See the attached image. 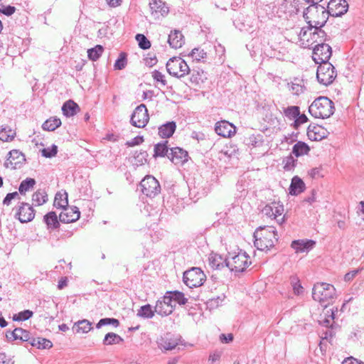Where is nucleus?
Instances as JSON below:
<instances>
[{"mask_svg":"<svg viewBox=\"0 0 364 364\" xmlns=\"http://www.w3.org/2000/svg\"><path fill=\"white\" fill-rule=\"evenodd\" d=\"M277 231L273 226L259 227L254 232V244L257 250H268L277 241Z\"/></svg>","mask_w":364,"mask_h":364,"instance_id":"obj_1","label":"nucleus"},{"mask_svg":"<svg viewBox=\"0 0 364 364\" xmlns=\"http://www.w3.org/2000/svg\"><path fill=\"white\" fill-rule=\"evenodd\" d=\"M329 14L323 5H310L303 11V17L308 24L307 30L312 31V26H324Z\"/></svg>","mask_w":364,"mask_h":364,"instance_id":"obj_2","label":"nucleus"},{"mask_svg":"<svg viewBox=\"0 0 364 364\" xmlns=\"http://www.w3.org/2000/svg\"><path fill=\"white\" fill-rule=\"evenodd\" d=\"M312 298L321 306L326 308L336 299V291L333 285L326 282H317L312 289Z\"/></svg>","mask_w":364,"mask_h":364,"instance_id":"obj_3","label":"nucleus"},{"mask_svg":"<svg viewBox=\"0 0 364 364\" xmlns=\"http://www.w3.org/2000/svg\"><path fill=\"white\" fill-rule=\"evenodd\" d=\"M309 112L315 118H329L335 112L334 102L327 97L320 96L309 106Z\"/></svg>","mask_w":364,"mask_h":364,"instance_id":"obj_4","label":"nucleus"},{"mask_svg":"<svg viewBox=\"0 0 364 364\" xmlns=\"http://www.w3.org/2000/svg\"><path fill=\"white\" fill-rule=\"evenodd\" d=\"M323 26H312L313 32L310 33L311 39L312 42L309 43V39H305V36H306L307 31L305 28H302L301 29L299 33V41L301 43L300 46L302 48H309L312 46L314 43L320 44V43H325L326 41L330 40V37L327 36L326 33L322 29Z\"/></svg>","mask_w":364,"mask_h":364,"instance_id":"obj_5","label":"nucleus"},{"mask_svg":"<svg viewBox=\"0 0 364 364\" xmlns=\"http://www.w3.org/2000/svg\"><path fill=\"white\" fill-rule=\"evenodd\" d=\"M166 70L169 75L182 78L191 73V69L186 62L179 57H173L166 63Z\"/></svg>","mask_w":364,"mask_h":364,"instance_id":"obj_6","label":"nucleus"},{"mask_svg":"<svg viewBox=\"0 0 364 364\" xmlns=\"http://www.w3.org/2000/svg\"><path fill=\"white\" fill-rule=\"evenodd\" d=\"M336 76L337 72L331 63H321L317 68L316 79L323 85L332 84Z\"/></svg>","mask_w":364,"mask_h":364,"instance_id":"obj_7","label":"nucleus"},{"mask_svg":"<svg viewBox=\"0 0 364 364\" xmlns=\"http://www.w3.org/2000/svg\"><path fill=\"white\" fill-rule=\"evenodd\" d=\"M206 279V276L199 267H192L183 273V281L189 288L200 287Z\"/></svg>","mask_w":364,"mask_h":364,"instance_id":"obj_8","label":"nucleus"},{"mask_svg":"<svg viewBox=\"0 0 364 364\" xmlns=\"http://www.w3.org/2000/svg\"><path fill=\"white\" fill-rule=\"evenodd\" d=\"M250 264L249 255L240 251L231 258H228L226 267L232 272H242Z\"/></svg>","mask_w":364,"mask_h":364,"instance_id":"obj_9","label":"nucleus"},{"mask_svg":"<svg viewBox=\"0 0 364 364\" xmlns=\"http://www.w3.org/2000/svg\"><path fill=\"white\" fill-rule=\"evenodd\" d=\"M310 48H313L312 58L316 64L329 63L332 48L328 44L320 43Z\"/></svg>","mask_w":364,"mask_h":364,"instance_id":"obj_10","label":"nucleus"},{"mask_svg":"<svg viewBox=\"0 0 364 364\" xmlns=\"http://www.w3.org/2000/svg\"><path fill=\"white\" fill-rule=\"evenodd\" d=\"M141 192L152 198L160 193L161 186L159 181L152 176H145L140 183Z\"/></svg>","mask_w":364,"mask_h":364,"instance_id":"obj_11","label":"nucleus"},{"mask_svg":"<svg viewBox=\"0 0 364 364\" xmlns=\"http://www.w3.org/2000/svg\"><path fill=\"white\" fill-rule=\"evenodd\" d=\"M149 121V114L146 107L141 104L135 108L131 117V124L139 128L146 126Z\"/></svg>","mask_w":364,"mask_h":364,"instance_id":"obj_12","label":"nucleus"},{"mask_svg":"<svg viewBox=\"0 0 364 364\" xmlns=\"http://www.w3.org/2000/svg\"><path fill=\"white\" fill-rule=\"evenodd\" d=\"M283 213V205L276 202L266 205L262 210L264 215L274 219L278 223H282L284 220Z\"/></svg>","mask_w":364,"mask_h":364,"instance_id":"obj_13","label":"nucleus"},{"mask_svg":"<svg viewBox=\"0 0 364 364\" xmlns=\"http://www.w3.org/2000/svg\"><path fill=\"white\" fill-rule=\"evenodd\" d=\"M25 161V155L18 149H13L9 152L4 166L6 168L16 169L21 168Z\"/></svg>","mask_w":364,"mask_h":364,"instance_id":"obj_14","label":"nucleus"},{"mask_svg":"<svg viewBox=\"0 0 364 364\" xmlns=\"http://www.w3.org/2000/svg\"><path fill=\"white\" fill-rule=\"evenodd\" d=\"M348 9V4L346 0H331L327 4L326 10L329 16L338 17L345 14Z\"/></svg>","mask_w":364,"mask_h":364,"instance_id":"obj_15","label":"nucleus"},{"mask_svg":"<svg viewBox=\"0 0 364 364\" xmlns=\"http://www.w3.org/2000/svg\"><path fill=\"white\" fill-rule=\"evenodd\" d=\"M34 217L35 210L33 207L27 203H21L16 213V218H17L21 223H24L33 220Z\"/></svg>","mask_w":364,"mask_h":364,"instance_id":"obj_16","label":"nucleus"},{"mask_svg":"<svg viewBox=\"0 0 364 364\" xmlns=\"http://www.w3.org/2000/svg\"><path fill=\"white\" fill-rule=\"evenodd\" d=\"M149 6L151 15L155 19L165 16L169 11L168 7L162 0H151Z\"/></svg>","mask_w":364,"mask_h":364,"instance_id":"obj_17","label":"nucleus"},{"mask_svg":"<svg viewBox=\"0 0 364 364\" xmlns=\"http://www.w3.org/2000/svg\"><path fill=\"white\" fill-rule=\"evenodd\" d=\"M215 132L223 137H231L236 133V127L228 121L218 122L215 126Z\"/></svg>","mask_w":364,"mask_h":364,"instance_id":"obj_18","label":"nucleus"},{"mask_svg":"<svg viewBox=\"0 0 364 364\" xmlns=\"http://www.w3.org/2000/svg\"><path fill=\"white\" fill-rule=\"evenodd\" d=\"M63 212L59 215V220L63 223H70L80 218V213L77 207L69 208L68 205L63 208Z\"/></svg>","mask_w":364,"mask_h":364,"instance_id":"obj_19","label":"nucleus"},{"mask_svg":"<svg viewBox=\"0 0 364 364\" xmlns=\"http://www.w3.org/2000/svg\"><path fill=\"white\" fill-rule=\"evenodd\" d=\"M168 158L175 164H183L188 161V152L180 147H173L170 149Z\"/></svg>","mask_w":364,"mask_h":364,"instance_id":"obj_20","label":"nucleus"},{"mask_svg":"<svg viewBox=\"0 0 364 364\" xmlns=\"http://www.w3.org/2000/svg\"><path fill=\"white\" fill-rule=\"evenodd\" d=\"M328 134V131L319 125L310 124L307 128V136L311 141H320L326 138Z\"/></svg>","mask_w":364,"mask_h":364,"instance_id":"obj_21","label":"nucleus"},{"mask_svg":"<svg viewBox=\"0 0 364 364\" xmlns=\"http://www.w3.org/2000/svg\"><path fill=\"white\" fill-rule=\"evenodd\" d=\"M6 338L13 340H20L22 341H28L30 343L32 338L30 336L29 331L21 328H16L13 331L6 334Z\"/></svg>","mask_w":364,"mask_h":364,"instance_id":"obj_22","label":"nucleus"},{"mask_svg":"<svg viewBox=\"0 0 364 364\" xmlns=\"http://www.w3.org/2000/svg\"><path fill=\"white\" fill-rule=\"evenodd\" d=\"M228 258H223L220 255L213 253L209 255L208 262L213 269H221L226 267Z\"/></svg>","mask_w":364,"mask_h":364,"instance_id":"obj_23","label":"nucleus"},{"mask_svg":"<svg viewBox=\"0 0 364 364\" xmlns=\"http://www.w3.org/2000/svg\"><path fill=\"white\" fill-rule=\"evenodd\" d=\"M168 42L171 48L177 49L184 44V37L180 31L174 30L168 35Z\"/></svg>","mask_w":364,"mask_h":364,"instance_id":"obj_24","label":"nucleus"},{"mask_svg":"<svg viewBox=\"0 0 364 364\" xmlns=\"http://www.w3.org/2000/svg\"><path fill=\"white\" fill-rule=\"evenodd\" d=\"M316 245V241L311 239L297 240V254L309 253Z\"/></svg>","mask_w":364,"mask_h":364,"instance_id":"obj_25","label":"nucleus"},{"mask_svg":"<svg viewBox=\"0 0 364 364\" xmlns=\"http://www.w3.org/2000/svg\"><path fill=\"white\" fill-rule=\"evenodd\" d=\"M176 129L175 122H168L159 127V135L161 138H170L175 132Z\"/></svg>","mask_w":364,"mask_h":364,"instance_id":"obj_26","label":"nucleus"},{"mask_svg":"<svg viewBox=\"0 0 364 364\" xmlns=\"http://www.w3.org/2000/svg\"><path fill=\"white\" fill-rule=\"evenodd\" d=\"M16 134V131L7 125L0 127V140L2 141H11Z\"/></svg>","mask_w":364,"mask_h":364,"instance_id":"obj_27","label":"nucleus"},{"mask_svg":"<svg viewBox=\"0 0 364 364\" xmlns=\"http://www.w3.org/2000/svg\"><path fill=\"white\" fill-rule=\"evenodd\" d=\"M43 221L46 224L48 229L54 230L59 226L58 216L55 212H49L43 217Z\"/></svg>","mask_w":364,"mask_h":364,"instance_id":"obj_28","label":"nucleus"},{"mask_svg":"<svg viewBox=\"0 0 364 364\" xmlns=\"http://www.w3.org/2000/svg\"><path fill=\"white\" fill-rule=\"evenodd\" d=\"M92 323L87 319L75 322L73 326V331L78 333H87L92 330Z\"/></svg>","mask_w":364,"mask_h":364,"instance_id":"obj_29","label":"nucleus"},{"mask_svg":"<svg viewBox=\"0 0 364 364\" xmlns=\"http://www.w3.org/2000/svg\"><path fill=\"white\" fill-rule=\"evenodd\" d=\"M77 109H79L78 105L73 100L65 102L62 107L63 113L66 117L75 115Z\"/></svg>","mask_w":364,"mask_h":364,"instance_id":"obj_30","label":"nucleus"},{"mask_svg":"<svg viewBox=\"0 0 364 364\" xmlns=\"http://www.w3.org/2000/svg\"><path fill=\"white\" fill-rule=\"evenodd\" d=\"M30 343L32 346L39 349H49L53 346V343L50 341L40 337L32 338Z\"/></svg>","mask_w":364,"mask_h":364,"instance_id":"obj_31","label":"nucleus"},{"mask_svg":"<svg viewBox=\"0 0 364 364\" xmlns=\"http://www.w3.org/2000/svg\"><path fill=\"white\" fill-rule=\"evenodd\" d=\"M53 205L58 208H65L68 205V193L58 192L55 194Z\"/></svg>","mask_w":364,"mask_h":364,"instance_id":"obj_32","label":"nucleus"},{"mask_svg":"<svg viewBox=\"0 0 364 364\" xmlns=\"http://www.w3.org/2000/svg\"><path fill=\"white\" fill-rule=\"evenodd\" d=\"M245 144L250 148L260 147L263 145V136L260 134H252L246 138Z\"/></svg>","mask_w":364,"mask_h":364,"instance_id":"obj_33","label":"nucleus"},{"mask_svg":"<svg viewBox=\"0 0 364 364\" xmlns=\"http://www.w3.org/2000/svg\"><path fill=\"white\" fill-rule=\"evenodd\" d=\"M173 311V306H169L168 305L164 304V302H161V300L156 301L155 306V312L159 315L162 316H168L171 314Z\"/></svg>","mask_w":364,"mask_h":364,"instance_id":"obj_34","label":"nucleus"},{"mask_svg":"<svg viewBox=\"0 0 364 364\" xmlns=\"http://www.w3.org/2000/svg\"><path fill=\"white\" fill-rule=\"evenodd\" d=\"M168 141H166L163 143H159L154 146V157H164L169 155V149L167 146Z\"/></svg>","mask_w":364,"mask_h":364,"instance_id":"obj_35","label":"nucleus"},{"mask_svg":"<svg viewBox=\"0 0 364 364\" xmlns=\"http://www.w3.org/2000/svg\"><path fill=\"white\" fill-rule=\"evenodd\" d=\"M61 125V120L57 117H50L47 119L42 125V128L46 131H54Z\"/></svg>","mask_w":364,"mask_h":364,"instance_id":"obj_36","label":"nucleus"},{"mask_svg":"<svg viewBox=\"0 0 364 364\" xmlns=\"http://www.w3.org/2000/svg\"><path fill=\"white\" fill-rule=\"evenodd\" d=\"M177 345V341L172 338L171 335L170 334H166L165 337L161 339L160 343L161 347L166 350L174 349Z\"/></svg>","mask_w":364,"mask_h":364,"instance_id":"obj_37","label":"nucleus"},{"mask_svg":"<svg viewBox=\"0 0 364 364\" xmlns=\"http://www.w3.org/2000/svg\"><path fill=\"white\" fill-rule=\"evenodd\" d=\"M124 341V339L115 333H108L105 335L103 344L105 346L118 344Z\"/></svg>","mask_w":364,"mask_h":364,"instance_id":"obj_38","label":"nucleus"},{"mask_svg":"<svg viewBox=\"0 0 364 364\" xmlns=\"http://www.w3.org/2000/svg\"><path fill=\"white\" fill-rule=\"evenodd\" d=\"M155 309L153 310L150 304L142 306L139 310L136 315L144 318H151L154 316Z\"/></svg>","mask_w":364,"mask_h":364,"instance_id":"obj_39","label":"nucleus"},{"mask_svg":"<svg viewBox=\"0 0 364 364\" xmlns=\"http://www.w3.org/2000/svg\"><path fill=\"white\" fill-rule=\"evenodd\" d=\"M32 200L36 205H41L48 200V196L45 191L38 190L32 196Z\"/></svg>","mask_w":364,"mask_h":364,"instance_id":"obj_40","label":"nucleus"},{"mask_svg":"<svg viewBox=\"0 0 364 364\" xmlns=\"http://www.w3.org/2000/svg\"><path fill=\"white\" fill-rule=\"evenodd\" d=\"M292 155L296 156V144L293 145L290 156L283 160L284 169L286 171H291L294 168V159Z\"/></svg>","mask_w":364,"mask_h":364,"instance_id":"obj_41","label":"nucleus"},{"mask_svg":"<svg viewBox=\"0 0 364 364\" xmlns=\"http://www.w3.org/2000/svg\"><path fill=\"white\" fill-rule=\"evenodd\" d=\"M104 48L100 45H97L92 48L87 50V56L89 59L95 61L97 60L102 54Z\"/></svg>","mask_w":364,"mask_h":364,"instance_id":"obj_42","label":"nucleus"},{"mask_svg":"<svg viewBox=\"0 0 364 364\" xmlns=\"http://www.w3.org/2000/svg\"><path fill=\"white\" fill-rule=\"evenodd\" d=\"M36 184V181L31 178H27L23 180L18 188V191L21 194H24L26 191L32 188Z\"/></svg>","mask_w":364,"mask_h":364,"instance_id":"obj_43","label":"nucleus"},{"mask_svg":"<svg viewBox=\"0 0 364 364\" xmlns=\"http://www.w3.org/2000/svg\"><path fill=\"white\" fill-rule=\"evenodd\" d=\"M225 299V296L221 294L220 296H218L215 298H212L208 300L206 302L207 308L210 310L215 309L221 305L223 301Z\"/></svg>","mask_w":364,"mask_h":364,"instance_id":"obj_44","label":"nucleus"},{"mask_svg":"<svg viewBox=\"0 0 364 364\" xmlns=\"http://www.w3.org/2000/svg\"><path fill=\"white\" fill-rule=\"evenodd\" d=\"M221 152L228 158H232L237 156L239 149L235 144H230L225 146Z\"/></svg>","mask_w":364,"mask_h":364,"instance_id":"obj_45","label":"nucleus"},{"mask_svg":"<svg viewBox=\"0 0 364 364\" xmlns=\"http://www.w3.org/2000/svg\"><path fill=\"white\" fill-rule=\"evenodd\" d=\"M284 116L290 119L293 120L291 125L296 128V106H290L284 109Z\"/></svg>","mask_w":364,"mask_h":364,"instance_id":"obj_46","label":"nucleus"},{"mask_svg":"<svg viewBox=\"0 0 364 364\" xmlns=\"http://www.w3.org/2000/svg\"><path fill=\"white\" fill-rule=\"evenodd\" d=\"M167 294H171V298H173V301H176L180 305L186 304L188 301L187 298H186L183 293L181 291H170L167 292Z\"/></svg>","mask_w":364,"mask_h":364,"instance_id":"obj_47","label":"nucleus"},{"mask_svg":"<svg viewBox=\"0 0 364 364\" xmlns=\"http://www.w3.org/2000/svg\"><path fill=\"white\" fill-rule=\"evenodd\" d=\"M105 325H112L114 327H117L119 325V321L114 318H105L99 321L96 325L97 328H100L102 326Z\"/></svg>","mask_w":364,"mask_h":364,"instance_id":"obj_48","label":"nucleus"},{"mask_svg":"<svg viewBox=\"0 0 364 364\" xmlns=\"http://www.w3.org/2000/svg\"><path fill=\"white\" fill-rule=\"evenodd\" d=\"M136 40L138 41L139 46L143 50L149 49L151 47V43L143 34H136Z\"/></svg>","mask_w":364,"mask_h":364,"instance_id":"obj_49","label":"nucleus"},{"mask_svg":"<svg viewBox=\"0 0 364 364\" xmlns=\"http://www.w3.org/2000/svg\"><path fill=\"white\" fill-rule=\"evenodd\" d=\"M309 151L310 147L306 143L297 141V157L308 154Z\"/></svg>","mask_w":364,"mask_h":364,"instance_id":"obj_50","label":"nucleus"},{"mask_svg":"<svg viewBox=\"0 0 364 364\" xmlns=\"http://www.w3.org/2000/svg\"><path fill=\"white\" fill-rule=\"evenodd\" d=\"M58 153V146L53 144L50 147L45 148L41 150L42 156L46 158H52Z\"/></svg>","mask_w":364,"mask_h":364,"instance_id":"obj_51","label":"nucleus"},{"mask_svg":"<svg viewBox=\"0 0 364 364\" xmlns=\"http://www.w3.org/2000/svg\"><path fill=\"white\" fill-rule=\"evenodd\" d=\"M33 311L30 310H24L17 314H15L13 317V319L14 321H26L29 319L33 316Z\"/></svg>","mask_w":364,"mask_h":364,"instance_id":"obj_52","label":"nucleus"},{"mask_svg":"<svg viewBox=\"0 0 364 364\" xmlns=\"http://www.w3.org/2000/svg\"><path fill=\"white\" fill-rule=\"evenodd\" d=\"M189 55L193 60L199 61L200 59L205 58L206 53L203 50L199 48H194L191 50Z\"/></svg>","mask_w":364,"mask_h":364,"instance_id":"obj_53","label":"nucleus"},{"mask_svg":"<svg viewBox=\"0 0 364 364\" xmlns=\"http://www.w3.org/2000/svg\"><path fill=\"white\" fill-rule=\"evenodd\" d=\"M151 76L154 81L160 82V84L162 86L164 87L166 85L167 82L165 79V75L164 74H162L161 72H159V70H154L151 73Z\"/></svg>","mask_w":364,"mask_h":364,"instance_id":"obj_54","label":"nucleus"},{"mask_svg":"<svg viewBox=\"0 0 364 364\" xmlns=\"http://www.w3.org/2000/svg\"><path fill=\"white\" fill-rule=\"evenodd\" d=\"M127 65V58L124 53H121L118 59L116 60L114 67L116 70H122Z\"/></svg>","mask_w":364,"mask_h":364,"instance_id":"obj_55","label":"nucleus"},{"mask_svg":"<svg viewBox=\"0 0 364 364\" xmlns=\"http://www.w3.org/2000/svg\"><path fill=\"white\" fill-rule=\"evenodd\" d=\"M16 11V8L12 6H4L0 4V13L6 15V16H11Z\"/></svg>","mask_w":364,"mask_h":364,"instance_id":"obj_56","label":"nucleus"},{"mask_svg":"<svg viewBox=\"0 0 364 364\" xmlns=\"http://www.w3.org/2000/svg\"><path fill=\"white\" fill-rule=\"evenodd\" d=\"M0 364H14V361L4 353H0Z\"/></svg>","mask_w":364,"mask_h":364,"instance_id":"obj_57","label":"nucleus"},{"mask_svg":"<svg viewBox=\"0 0 364 364\" xmlns=\"http://www.w3.org/2000/svg\"><path fill=\"white\" fill-rule=\"evenodd\" d=\"M308 121V117L304 114H301L299 107H297V127Z\"/></svg>","mask_w":364,"mask_h":364,"instance_id":"obj_58","label":"nucleus"},{"mask_svg":"<svg viewBox=\"0 0 364 364\" xmlns=\"http://www.w3.org/2000/svg\"><path fill=\"white\" fill-rule=\"evenodd\" d=\"M336 333L333 331V328H327V329L323 333L321 336L322 339L331 338L335 336Z\"/></svg>","mask_w":364,"mask_h":364,"instance_id":"obj_59","label":"nucleus"},{"mask_svg":"<svg viewBox=\"0 0 364 364\" xmlns=\"http://www.w3.org/2000/svg\"><path fill=\"white\" fill-rule=\"evenodd\" d=\"M143 141H144L143 137L137 136L134 137V139H132L131 141H127V144L129 146H134L140 144Z\"/></svg>","mask_w":364,"mask_h":364,"instance_id":"obj_60","label":"nucleus"},{"mask_svg":"<svg viewBox=\"0 0 364 364\" xmlns=\"http://www.w3.org/2000/svg\"><path fill=\"white\" fill-rule=\"evenodd\" d=\"M18 196L17 192L9 193L6 195L3 200L4 205H9L11 203V200L14 199Z\"/></svg>","mask_w":364,"mask_h":364,"instance_id":"obj_61","label":"nucleus"},{"mask_svg":"<svg viewBox=\"0 0 364 364\" xmlns=\"http://www.w3.org/2000/svg\"><path fill=\"white\" fill-rule=\"evenodd\" d=\"M233 340V335L232 333L224 334L220 336V341L224 343H228Z\"/></svg>","mask_w":364,"mask_h":364,"instance_id":"obj_62","label":"nucleus"},{"mask_svg":"<svg viewBox=\"0 0 364 364\" xmlns=\"http://www.w3.org/2000/svg\"><path fill=\"white\" fill-rule=\"evenodd\" d=\"M306 190V185L303 180L297 176V195Z\"/></svg>","mask_w":364,"mask_h":364,"instance_id":"obj_63","label":"nucleus"},{"mask_svg":"<svg viewBox=\"0 0 364 364\" xmlns=\"http://www.w3.org/2000/svg\"><path fill=\"white\" fill-rule=\"evenodd\" d=\"M342 364H364V363L361 360H359L353 357H349L343 361Z\"/></svg>","mask_w":364,"mask_h":364,"instance_id":"obj_64","label":"nucleus"}]
</instances>
